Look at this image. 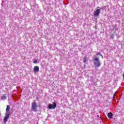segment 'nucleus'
Returning <instances> with one entry per match:
<instances>
[{"mask_svg":"<svg viewBox=\"0 0 124 124\" xmlns=\"http://www.w3.org/2000/svg\"><path fill=\"white\" fill-rule=\"evenodd\" d=\"M57 107V104L55 102H53V104L48 105V108L49 109H55Z\"/></svg>","mask_w":124,"mask_h":124,"instance_id":"nucleus-3","label":"nucleus"},{"mask_svg":"<svg viewBox=\"0 0 124 124\" xmlns=\"http://www.w3.org/2000/svg\"><path fill=\"white\" fill-rule=\"evenodd\" d=\"M93 62H94V65L95 67H99L101 65L100 62H99V59L98 58H95L93 59Z\"/></svg>","mask_w":124,"mask_h":124,"instance_id":"nucleus-1","label":"nucleus"},{"mask_svg":"<svg viewBox=\"0 0 124 124\" xmlns=\"http://www.w3.org/2000/svg\"><path fill=\"white\" fill-rule=\"evenodd\" d=\"M108 117L109 119H112V117H113V113H112V112H109L108 114Z\"/></svg>","mask_w":124,"mask_h":124,"instance_id":"nucleus-7","label":"nucleus"},{"mask_svg":"<svg viewBox=\"0 0 124 124\" xmlns=\"http://www.w3.org/2000/svg\"><path fill=\"white\" fill-rule=\"evenodd\" d=\"M33 71L34 73H36V72H38L39 71V67L38 66H36L33 68Z\"/></svg>","mask_w":124,"mask_h":124,"instance_id":"nucleus-6","label":"nucleus"},{"mask_svg":"<svg viewBox=\"0 0 124 124\" xmlns=\"http://www.w3.org/2000/svg\"><path fill=\"white\" fill-rule=\"evenodd\" d=\"M33 63H37V61L36 60H34L33 62Z\"/></svg>","mask_w":124,"mask_h":124,"instance_id":"nucleus-11","label":"nucleus"},{"mask_svg":"<svg viewBox=\"0 0 124 124\" xmlns=\"http://www.w3.org/2000/svg\"><path fill=\"white\" fill-rule=\"evenodd\" d=\"M5 117L3 119V122L4 123H6V122H7V120H8V119H9V113H6L5 114Z\"/></svg>","mask_w":124,"mask_h":124,"instance_id":"nucleus-4","label":"nucleus"},{"mask_svg":"<svg viewBox=\"0 0 124 124\" xmlns=\"http://www.w3.org/2000/svg\"><path fill=\"white\" fill-rule=\"evenodd\" d=\"M100 14V9H97L93 13L94 16H99Z\"/></svg>","mask_w":124,"mask_h":124,"instance_id":"nucleus-5","label":"nucleus"},{"mask_svg":"<svg viewBox=\"0 0 124 124\" xmlns=\"http://www.w3.org/2000/svg\"><path fill=\"white\" fill-rule=\"evenodd\" d=\"M10 109V107L9 105L7 106V108H6V112L7 113V112H8Z\"/></svg>","mask_w":124,"mask_h":124,"instance_id":"nucleus-8","label":"nucleus"},{"mask_svg":"<svg viewBox=\"0 0 124 124\" xmlns=\"http://www.w3.org/2000/svg\"><path fill=\"white\" fill-rule=\"evenodd\" d=\"M1 99H6V96H4V95L2 96Z\"/></svg>","mask_w":124,"mask_h":124,"instance_id":"nucleus-9","label":"nucleus"},{"mask_svg":"<svg viewBox=\"0 0 124 124\" xmlns=\"http://www.w3.org/2000/svg\"><path fill=\"white\" fill-rule=\"evenodd\" d=\"M84 62H87V58H84V60H83Z\"/></svg>","mask_w":124,"mask_h":124,"instance_id":"nucleus-12","label":"nucleus"},{"mask_svg":"<svg viewBox=\"0 0 124 124\" xmlns=\"http://www.w3.org/2000/svg\"><path fill=\"white\" fill-rule=\"evenodd\" d=\"M32 110L34 112H36L37 111V105L36 102H33L32 104Z\"/></svg>","mask_w":124,"mask_h":124,"instance_id":"nucleus-2","label":"nucleus"},{"mask_svg":"<svg viewBox=\"0 0 124 124\" xmlns=\"http://www.w3.org/2000/svg\"><path fill=\"white\" fill-rule=\"evenodd\" d=\"M97 56H101V57H102V55H101V53H99V52H97L96 54Z\"/></svg>","mask_w":124,"mask_h":124,"instance_id":"nucleus-10","label":"nucleus"}]
</instances>
